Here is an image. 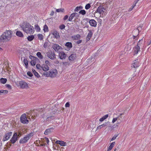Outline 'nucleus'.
<instances>
[{
  "label": "nucleus",
  "mask_w": 151,
  "mask_h": 151,
  "mask_svg": "<svg viewBox=\"0 0 151 151\" xmlns=\"http://www.w3.org/2000/svg\"><path fill=\"white\" fill-rule=\"evenodd\" d=\"M23 31L27 33L33 34L34 32V28L32 26L28 23H25L21 26Z\"/></svg>",
  "instance_id": "nucleus-1"
},
{
  "label": "nucleus",
  "mask_w": 151,
  "mask_h": 151,
  "mask_svg": "<svg viewBox=\"0 0 151 151\" xmlns=\"http://www.w3.org/2000/svg\"><path fill=\"white\" fill-rule=\"evenodd\" d=\"M12 37V32L7 30L4 32L0 37V42H4L9 40Z\"/></svg>",
  "instance_id": "nucleus-2"
},
{
  "label": "nucleus",
  "mask_w": 151,
  "mask_h": 151,
  "mask_svg": "<svg viewBox=\"0 0 151 151\" xmlns=\"http://www.w3.org/2000/svg\"><path fill=\"white\" fill-rule=\"evenodd\" d=\"M33 135V132H31L29 134L26 135L25 137L21 138L19 140V143L20 144H24L26 143Z\"/></svg>",
  "instance_id": "nucleus-3"
},
{
  "label": "nucleus",
  "mask_w": 151,
  "mask_h": 151,
  "mask_svg": "<svg viewBox=\"0 0 151 151\" xmlns=\"http://www.w3.org/2000/svg\"><path fill=\"white\" fill-rule=\"evenodd\" d=\"M44 74L47 77H50L52 78L54 77L57 75V71L56 69H55L51 70L48 72H45Z\"/></svg>",
  "instance_id": "nucleus-4"
},
{
  "label": "nucleus",
  "mask_w": 151,
  "mask_h": 151,
  "mask_svg": "<svg viewBox=\"0 0 151 151\" xmlns=\"http://www.w3.org/2000/svg\"><path fill=\"white\" fill-rule=\"evenodd\" d=\"M17 133L14 132L13 135L10 140V142L9 144V145L10 146L12 145V143L14 144L18 140L19 137H18Z\"/></svg>",
  "instance_id": "nucleus-5"
},
{
  "label": "nucleus",
  "mask_w": 151,
  "mask_h": 151,
  "mask_svg": "<svg viewBox=\"0 0 151 151\" xmlns=\"http://www.w3.org/2000/svg\"><path fill=\"white\" fill-rule=\"evenodd\" d=\"M27 119H29V116H28L27 117L26 114H23L20 117V121L23 124H27L29 123V120Z\"/></svg>",
  "instance_id": "nucleus-6"
},
{
  "label": "nucleus",
  "mask_w": 151,
  "mask_h": 151,
  "mask_svg": "<svg viewBox=\"0 0 151 151\" xmlns=\"http://www.w3.org/2000/svg\"><path fill=\"white\" fill-rule=\"evenodd\" d=\"M47 56L49 58L52 60L56 58V55L53 51L49 50L46 53Z\"/></svg>",
  "instance_id": "nucleus-7"
},
{
  "label": "nucleus",
  "mask_w": 151,
  "mask_h": 151,
  "mask_svg": "<svg viewBox=\"0 0 151 151\" xmlns=\"http://www.w3.org/2000/svg\"><path fill=\"white\" fill-rule=\"evenodd\" d=\"M107 10L106 8L103 6H100L97 8V12L99 13L100 14H103Z\"/></svg>",
  "instance_id": "nucleus-8"
},
{
  "label": "nucleus",
  "mask_w": 151,
  "mask_h": 151,
  "mask_svg": "<svg viewBox=\"0 0 151 151\" xmlns=\"http://www.w3.org/2000/svg\"><path fill=\"white\" fill-rule=\"evenodd\" d=\"M12 132H10L6 133L4 136L3 139V141H5L8 140L9 138L12 135Z\"/></svg>",
  "instance_id": "nucleus-9"
},
{
  "label": "nucleus",
  "mask_w": 151,
  "mask_h": 151,
  "mask_svg": "<svg viewBox=\"0 0 151 151\" xmlns=\"http://www.w3.org/2000/svg\"><path fill=\"white\" fill-rule=\"evenodd\" d=\"M86 19L88 22H89L91 26L94 27L96 26L97 22L94 19H92L90 20L88 18Z\"/></svg>",
  "instance_id": "nucleus-10"
},
{
  "label": "nucleus",
  "mask_w": 151,
  "mask_h": 151,
  "mask_svg": "<svg viewBox=\"0 0 151 151\" xmlns=\"http://www.w3.org/2000/svg\"><path fill=\"white\" fill-rule=\"evenodd\" d=\"M19 84L21 88H26L28 87L27 83L23 81H20Z\"/></svg>",
  "instance_id": "nucleus-11"
},
{
  "label": "nucleus",
  "mask_w": 151,
  "mask_h": 151,
  "mask_svg": "<svg viewBox=\"0 0 151 151\" xmlns=\"http://www.w3.org/2000/svg\"><path fill=\"white\" fill-rule=\"evenodd\" d=\"M53 49L56 52H58L59 50H61L62 48L58 45L57 44H54L52 46Z\"/></svg>",
  "instance_id": "nucleus-12"
},
{
  "label": "nucleus",
  "mask_w": 151,
  "mask_h": 151,
  "mask_svg": "<svg viewBox=\"0 0 151 151\" xmlns=\"http://www.w3.org/2000/svg\"><path fill=\"white\" fill-rule=\"evenodd\" d=\"M140 64V63L138 59L134 60L132 63L133 67L134 68H137L138 67Z\"/></svg>",
  "instance_id": "nucleus-13"
},
{
  "label": "nucleus",
  "mask_w": 151,
  "mask_h": 151,
  "mask_svg": "<svg viewBox=\"0 0 151 151\" xmlns=\"http://www.w3.org/2000/svg\"><path fill=\"white\" fill-rule=\"evenodd\" d=\"M89 32L88 33L87 36L86 37V40L87 42L89 41L93 35V33L91 30H88Z\"/></svg>",
  "instance_id": "nucleus-14"
},
{
  "label": "nucleus",
  "mask_w": 151,
  "mask_h": 151,
  "mask_svg": "<svg viewBox=\"0 0 151 151\" xmlns=\"http://www.w3.org/2000/svg\"><path fill=\"white\" fill-rule=\"evenodd\" d=\"M59 55L60 58L61 59H64L66 58V55L63 52H61L59 53Z\"/></svg>",
  "instance_id": "nucleus-15"
},
{
  "label": "nucleus",
  "mask_w": 151,
  "mask_h": 151,
  "mask_svg": "<svg viewBox=\"0 0 151 151\" xmlns=\"http://www.w3.org/2000/svg\"><path fill=\"white\" fill-rule=\"evenodd\" d=\"M76 58V55L75 54H73L69 56L68 58L69 60L73 61L75 60Z\"/></svg>",
  "instance_id": "nucleus-16"
},
{
  "label": "nucleus",
  "mask_w": 151,
  "mask_h": 151,
  "mask_svg": "<svg viewBox=\"0 0 151 151\" xmlns=\"http://www.w3.org/2000/svg\"><path fill=\"white\" fill-rule=\"evenodd\" d=\"M56 144H59L61 146H65L66 145V142L63 141L57 140L55 142Z\"/></svg>",
  "instance_id": "nucleus-17"
},
{
  "label": "nucleus",
  "mask_w": 151,
  "mask_h": 151,
  "mask_svg": "<svg viewBox=\"0 0 151 151\" xmlns=\"http://www.w3.org/2000/svg\"><path fill=\"white\" fill-rule=\"evenodd\" d=\"M42 69L43 71H46L49 70V68L48 65L44 64L42 65Z\"/></svg>",
  "instance_id": "nucleus-18"
},
{
  "label": "nucleus",
  "mask_w": 151,
  "mask_h": 151,
  "mask_svg": "<svg viewBox=\"0 0 151 151\" xmlns=\"http://www.w3.org/2000/svg\"><path fill=\"white\" fill-rule=\"evenodd\" d=\"M53 130V128H51L49 129H46L44 132V134L45 135L48 134L52 132Z\"/></svg>",
  "instance_id": "nucleus-19"
},
{
  "label": "nucleus",
  "mask_w": 151,
  "mask_h": 151,
  "mask_svg": "<svg viewBox=\"0 0 151 151\" xmlns=\"http://www.w3.org/2000/svg\"><path fill=\"white\" fill-rule=\"evenodd\" d=\"M108 123H109V122H106L104 123L103 124L97 127V129H100L102 127L107 126L108 125Z\"/></svg>",
  "instance_id": "nucleus-20"
},
{
  "label": "nucleus",
  "mask_w": 151,
  "mask_h": 151,
  "mask_svg": "<svg viewBox=\"0 0 151 151\" xmlns=\"http://www.w3.org/2000/svg\"><path fill=\"white\" fill-rule=\"evenodd\" d=\"M140 47H138V46H135L134 47L133 50L135 53V54H137L138 53L139 51H140Z\"/></svg>",
  "instance_id": "nucleus-21"
},
{
  "label": "nucleus",
  "mask_w": 151,
  "mask_h": 151,
  "mask_svg": "<svg viewBox=\"0 0 151 151\" xmlns=\"http://www.w3.org/2000/svg\"><path fill=\"white\" fill-rule=\"evenodd\" d=\"M115 144V142H114L111 144L110 146H109L108 150L107 151H109L111 150L113 147L114 146V145Z\"/></svg>",
  "instance_id": "nucleus-22"
},
{
  "label": "nucleus",
  "mask_w": 151,
  "mask_h": 151,
  "mask_svg": "<svg viewBox=\"0 0 151 151\" xmlns=\"http://www.w3.org/2000/svg\"><path fill=\"white\" fill-rule=\"evenodd\" d=\"M52 34L55 36V37L56 39H58L60 37V36L59 33L56 31L52 33Z\"/></svg>",
  "instance_id": "nucleus-23"
},
{
  "label": "nucleus",
  "mask_w": 151,
  "mask_h": 151,
  "mask_svg": "<svg viewBox=\"0 0 151 151\" xmlns=\"http://www.w3.org/2000/svg\"><path fill=\"white\" fill-rule=\"evenodd\" d=\"M65 46L69 48H70L72 47V44L71 42H67L65 44Z\"/></svg>",
  "instance_id": "nucleus-24"
},
{
  "label": "nucleus",
  "mask_w": 151,
  "mask_h": 151,
  "mask_svg": "<svg viewBox=\"0 0 151 151\" xmlns=\"http://www.w3.org/2000/svg\"><path fill=\"white\" fill-rule=\"evenodd\" d=\"M8 92V91L6 90H1L0 91V95L7 94Z\"/></svg>",
  "instance_id": "nucleus-25"
},
{
  "label": "nucleus",
  "mask_w": 151,
  "mask_h": 151,
  "mask_svg": "<svg viewBox=\"0 0 151 151\" xmlns=\"http://www.w3.org/2000/svg\"><path fill=\"white\" fill-rule=\"evenodd\" d=\"M16 34L17 36L21 37H23L24 36L22 33L19 31H17L16 33Z\"/></svg>",
  "instance_id": "nucleus-26"
},
{
  "label": "nucleus",
  "mask_w": 151,
  "mask_h": 151,
  "mask_svg": "<svg viewBox=\"0 0 151 151\" xmlns=\"http://www.w3.org/2000/svg\"><path fill=\"white\" fill-rule=\"evenodd\" d=\"M75 17L74 13L72 14L69 17L68 20L69 21H72L73 18Z\"/></svg>",
  "instance_id": "nucleus-27"
},
{
  "label": "nucleus",
  "mask_w": 151,
  "mask_h": 151,
  "mask_svg": "<svg viewBox=\"0 0 151 151\" xmlns=\"http://www.w3.org/2000/svg\"><path fill=\"white\" fill-rule=\"evenodd\" d=\"M6 81L7 79L5 78H1L0 79V82L3 84H5Z\"/></svg>",
  "instance_id": "nucleus-28"
},
{
  "label": "nucleus",
  "mask_w": 151,
  "mask_h": 151,
  "mask_svg": "<svg viewBox=\"0 0 151 151\" xmlns=\"http://www.w3.org/2000/svg\"><path fill=\"white\" fill-rule=\"evenodd\" d=\"M83 7L82 6H79L76 7L74 10L75 12H78L80 10L82 9Z\"/></svg>",
  "instance_id": "nucleus-29"
},
{
  "label": "nucleus",
  "mask_w": 151,
  "mask_h": 151,
  "mask_svg": "<svg viewBox=\"0 0 151 151\" xmlns=\"http://www.w3.org/2000/svg\"><path fill=\"white\" fill-rule=\"evenodd\" d=\"M35 28L37 31L39 32L40 31V27L38 24H37L35 25Z\"/></svg>",
  "instance_id": "nucleus-30"
},
{
  "label": "nucleus",
  "mask_w": 151,
  "mask_h": 151,
  "mask_svg": "<svg viewBox=\"0 0 151 151\" xmlns=\"http://www.w3.org/2000/svg\"><path fill=\"white\" fill-rule=\"evenodd\" d=\"M37 56L40 59H42L43 58V56L40 52H38L37 53Z\"/></svg>",
  "instance_id": "nucleus-31"
},
{
  "label": "nucleus",
  "mask_w": 151,
  "mask_h": 151,
  "mask_svg": "<svg viewBox=\"0 0 151 151\" xmlns=\"http://www.w3.org/2000/svg\"><path fill=\"white\" fill-rule=\"evenodd\" d=\"M34 37L33 35H32L30 36H29L27 37V39L29 41H31L33 40L34 39Z\"/></svg>",
  "instance_id": "nucleus-32"
},
{
  "label": "nucleus",
  "mask_w": 151,
  "mask_h": 151,
  "mask_svg": "<svg viewBox=\"0 0 151 151\" xmlns=\"http://www.w3.org/2000/svg\"><path fill=\"white\" fill-rule=\"evenodd\" d=\"M142 39L140 40L137 43V44L136 46H138V47H140V46L142 45Z\"/></svg>",
  "instance_id": "nucleus-33"
},
{
  "label": "nucleus",
  "mask_w": 151,
  "mask_h": 151,
  "mask_svg": "<svg viewBox=\"0 0 151 151\" xmlns=\"http://www.w3.org/2000/svg\"><path fill=\"white\" fill-rule=\"evenodd\" d=\"M56 9V12H64V9L63 8H61L58 9Z\"/></svg>",
  "instance_id": "nucleus-34"
},
{
  "label": "nucleus",
  "mask_w": 151,
  "mask_h": 151,
  "mask_svg": "<svg viewBox=\"0 0 151 151\" xmlns=\"http://www.w3.org/2000/svg\"><path fill=\"white\" fill-rule=\"evenodd\" d=\"M23 62L25 64L26 67L27 68L28 65V61L27 59H24L23 60Z\"/></svg>",
  "instance_id": "nucleus-35"
},
{
  "label": "nucleus",
  "mask_w": 151,
  "mask_h": 151,
  "mask_svg": "<svg viewBox=\"0 0 151 151\" xmlns=\"http://www.w3.org/2000/svg\"><path fill=\"white\" fill-rule=\"evenodd\" d=\"M38 60V59H34L33 60H32L31 61L30 63L31 65H34L36 64V60Z\"/></svg>",
  "instance_id": "nucleus-36"
},
{
  "label": "nucleus",
  "mask_w": 151,
  "mask_h": 151,
  "mask_svg": "<svg viewBox=\"0 0 151 151\" xmlns=\"http://www.w3.org/2000/svg\"><path fill=\"white\" fill-rule=\"evenodd\" d=\"M43 30L45 32L48 31V28L47 26L45 24L43 27Z\"/></svg>",
  "instance_id": "nucleus-37"
},
{
  "label": "nucleus",
  "mask_w": 151,
  "mask_h": 151,
  "mask_svg": "<svg viewBox=\"0 0 151 151\" xmlns=\"http://www.w3.org/2000/svg\"><path fill=\"white\" fill-rule=\"evenodd\" d=\"M37 36L38 37V39L40 40H42L43 39V36L42 34H39L37 35Z\"/></svg>",
  "instance_id": "nucleus-38"
},
{
  "label": "nucleus",
  "mask_w": 151,
  "mask_h": 151,
  "mask_svg": "<svg viewBox=\"0 0 151 151\" xmlns=\"http://www.w3.org/2000/svg\"><path fill=\"white\" fill-rule=\"evenodd\" d=\"M81 36L80 35L78 34L74 36V38L75 40H78L80 38Z\"/></svg>",
  "instance_id": "nucleus-39"
},
{
  "label": "nucleus",
  "mask_w": 151,
  "mask_h": 151,
  "mask_svg": "<svg viewBox=\"0 0 151 151\" xmlns=\"http://www.w3.org/2000/svg\"><path fill=\"white\" fill-rule=\"evenodd\" d=\"M79 13L83 15H84L86 14V12L84 10H81L79 12Z\"/></svg>",
  "instance_id": "nucleus-40"
},
{
  "label": "nucleus",
  "mask_w": 151,
  "mask_h": 151,
  "mask_svg": "<svg viewBox=\"0 0 151 151\" xmlns=\"http://www.w3.org/2000/svg\"><path fill=\"white\" fill-rule=\"evenodd\" d=\"M91 5L90 4H87L85 7V8L86 9H88L91 7Z\"/></svg>",
  "instance_id": "nucleus-41"
},
{
  "label": "nucleus",
  "mask_w": 151,
  "mask_h": 151,
  "mask_svg": "<svg viewBox=\"0 0 151 151\" xmlns=\"http://www.w3.org/2000/svg\"><path fill=\"white\" fill-rule=\"evenodd\" d=\"M46 142L47 144H48L49 142V140L48 138L47 137H45L44 139V142Z\"/></svg>",
  "instance_id": "nucleus-42"
},
{
  "label": "nucleus",
  "mask_w": 151,
  "mask_h": 151,
  "mask_svg": "<svg viewBox=\"0 0 151 151\" xmlns=\"http://www.w3.org/2000/svg\"><path fill=\"white\" fill-rule=\"evenodd\" d=\"M29 58H30L32 60H33L34 59H38L37 58H36L35 57H34L31 55H30L29 56Z\"/></svg>",
  "instance_id": "nucleus-43"
},
{
  "label": "nucleus",
  "mask_w": 151,
  "mask_h": 151,
  "mask_svg": "<svg viewBox=\"0 0 151 151\" xmlns=\"http://www.w3.org/2000/svg\"><path fill=\"white\" fill-rule=\"evenodd\" d=\"M34 74L35 75V76H37V77H39V76H40L39 75L35 70H34Z\"/></svg>",
  "instance_id": "nucleus-44"
},
{
  "label": "nucleus",
  "mask_w": 151,
  "mask_h": 151,
  "mask_svg": "<svg viewBox=\"0 0 151 151\" xmlns=\"http://www.w3.org/2000/svg\"><path fill=\"white\" fill-rule=\"evenodd\" d=\"M65 26L64 24H62L60 25L59 27V28L61 29H63L65 28Z\"/></svg>",
  "instance_id": "nucleus-45"
},
{
  "label": "nucleus",
  "mask_w": 151,
  "mask_h": 151,
  "mask_svg": "<svg viewBox=\"0 0 151 151\" xmlns=\"http://www.w3.org/2000/svg\"><path fill=\"white\" fill-rule=\"evenodd\" d=\"M36 67L38 69H42V66H41L39 64H37L36 65Z\"/></svg>",
  "instance_id": "nucleus-46"
},
{
  "label": "nucleus",
  "mask_w": 151,
  "mask_h": 151,
  "mask_svg": "<svg viewBox=\"0 0 151 151\" xmlns=\"http://www.w3.org/2000/svg\"><path fill=\"white\" fill-rule=\"evenodd\" d=\"M118 135H115L114 136L111 138V141H113L116 138L118 137Z\"/></svg>",
  "instance_id": "nucleus-47"
},
{
  "label": "nucleus",
  "mask_w": 151,
  "mask_h": 151,
  "mask_svg": "<svg viewBox=\"0 0 151 151\" xmlns=\"http://www.w3.org/2000/svg\"><path fill=\"white\" fill-rule=\"evenodd\" d=\"M27 75L30 77H32L33 76L32 73L29 71L27 72Z\"/></svg>",
  "instance_id": "nucleus-48"
},
{
  "label": "nucleus",
  "mask_w": 151,
  "mask_h": 151,
  "mask_svg": "<svg viewBox=\"0 0 151 151\" xmlns=\"http://www.w3.org/2000/svg\"><path fill=\"white\" fill-rule=\"evenodd\" d=\"M74 14L75 16V17H76L77 18L79 17V15L77 13H74Z\"/></svg>",
  "instance_id": "nucleus-49"
},
{
  "label": "nucleus",
  "mask_w": 151,
  "mask_h": 151,
  "mask_svg": "<svg viewBox=\"0 0 151 151\" xmlns=\"http://www.w3.org/2000/svg\"><path fill=\"white\" fill-rule=\"evenodd\" d=\"M118 119V118H114L112 120V122L114 123Z\"/></svg>",
  "instance_id": "nucleus-50"
},
{
  "label": "nucleus",
  "mask_w": 151,
  "mask_h": 151,
  "mask_svg": "<svg viewBox=\"0 0 151 151\" xmlns=\"http://www.w3.org/2000/svg\"><path fill=\"white\" fill-rule=\"evenodd\" d=\"M48 45V42H45L44 45L43 47H44L46 48Z\"/></svg>",
  "instance_id": "nucleus-51"
},
{
  "label": "nucleus",
  "mask_w": 151,
  "mask_h": 151,
  "mask_svg": "<svg viewBox=\"0 0 151 151\" xmlns=\"http://www.w3.org/2000/svg\"><path fill=\"white\" fill-rule=\"evenodd\" d=\"M68 17V15H65L63 18V19L64 20H66Z\"/></svg>",
  "instance_id": "nucleus-52"
},
{
  "label": "nucleus",
  "mask_w": 151,
  "mask_h": 151,
  "mask_svg": "<svg viewBox=\"0 0 151 151\" xmlns=\"http://www.w3.org/2000/svg\"><path fill=\"white\" fill-rule=\"evenodd\" d=\"M54 119V117L53 116H50V117H48L47 118V119H48V120H49L50 119Z\"/></svg>",
  "instance_id": "nucleus-53"
},
{
  "label": "nucleus",
  "mask_w": 151,
  "mask_h": 151,
  "mask_svg": "<svg viewBox=\"0 0 151 151\" xmlns=\"http://www.w3.org/2000/svg\"><path fill=\"white\" fill-rule=\"evenodd\" d=\"M65 106L66 107H68L70 106V104L69 102H67L65 104Z\"/></svg>",
  "instance_id": "nucleus-54"
},
{
  "label": "nucleus",
  "mask_w": 151,
  "mask_h": 151,
  "mask_svg": "<svg viewBox=\"0 0 151 151\" xmlns=\"http://www.w3.org/2000/svg\"><path fill=\"white\" fill-rule=\"evenodd\" d=\"M45 64L48 65H49L50 63L48 60H47L45 61Z\"/></svg>",
  "instance_id": "nucleus-55"
},
{
  "label": "nucleus",
  "mask_w": 151,
  "mask_h": 151,
  "mask_svg": "<svg viewBox=\"0 0 151 151\" xmlns=\"http://www.w3.org/2000/svg\"><path fill=\"white\" fill-rule=\"evenodd\" d=\"M108 117V114H106V115H104V116L103 117V118L104 119V120H105L107 118V117Z\"/></svg>",
  "instance_id": "nucleus-56"
},
{
  "label": "nucleus",
  "mask_w": 151,
  "mask_h": 151,
  "mask_svg": "<svg viewBox=\"0 0 151 151\" xmlns=\"http://www.w3.org/2000/svg\"><path fill=\"white\" fill-rule=\"evenodd\" d=\"M6 86L9 89H11V86L9 84H6Z\"/></svg>",
  "instance_id": "nucleus-57"
},
{
  "label": "nucleus",
  "mask_w": 151,
  "mask_h": 151,
  "mask_svg": "<svg viewBox=\"0 0 151 151\" xmlns=\"http://www.w3.org/2000/svg\"><path fill=\"white\" fill-rule=\"evenodd\" d=\"M82 41L81 40H78L76 42V43L78 44H79Z\"/></svg>",
  "instance_id": "nucleus-58"
},
{
  "label": "nucleus",
  "mask_w": 151,
  "mask_h": 151,
  "mask_svg": "<svg viewBox=\"0 0 151 151\" xmlns=\"http://www.w3.org/2000/svg\"><path fill=\"white\" fill-rule=\"evenodd\" d=\"M54 12L53 11H52L51 12V13L50 14V15L51 16H53L54 15Z\"/></svg>",
  "instance_id": "nucleus-59"
},
{
  "label": "nucleus",
  "mask_w": 151,
  "mask_h": 151,
  "mask_svg": "<svg viewBox=\"0 0 151 151\" xmlns=\"http://www.w3.org/2000/svg\"><path fill=\"white\" fill-rule=\"evenodd\" d=\"M54 63L56 64H58L59 63V61L58 60H56L54 61Z\"/></svg>",
  "instance_id": "nucleus-60"
},
{
  "label": "nucleus",
  "mask_w": 151,
  "mask_h": 151,
  "mask_svg": "<svg viewBox=\"0 0 151 151\" xmlns=\"http://www.w3.org/2000/svg\"><path fill=\"white\" fill-rule=\"evenodd\" d=\"M17 134H18V137H19H19H20L22 135V134L21 133H17Z\"/></svg>",
  "instance_id": "nucleus-61"
},
{
  "label": "nucleus",
  "mask_w": 151,
  "mask_h": 151,
  "mask_svg": "<svg viewBox=\"0 0 151 151\" xmlns=\"http://www.w3.org/2000/svg\"><path fill=\"white\" fill-rule=\"evenodd\" d=\"M104 120V118H103V117H102V118H101L100 119H99V121H100V122H103Z\"/></svg>",
  "instance_id": "nucleus-62"
},
{
  "label": "nucleus",
  "mask_w": 151,
  "mask_h": 151,
  "mask_svg": "<svg viewBox=\"0 0 151 151\" xmlns=\"http://www.w3.org/2000/svg\"><path fill=\"white\" fill-rule=\"evenodd\" d=\"M40 145L42 146H45V144H40Z\"/></svg>",
  "instance_id": "nucleus-63"
},
{
  "label": "nucleus",
  "mask_w": 151,
  "mask_h": 151,
  "mask_svg": "<svg viewBox=\"0 0 151 151\" xmlns=\"http://www.w3.org/2000/svg\"><path fill=\"white\" fill-rule=\"evenodd\" d=\"M132 9H133V8H132V7H131V8H129V11H131L132 10Z\"/></svg>",
  "instance_id": "nucleus-64"
}]
</instances>
